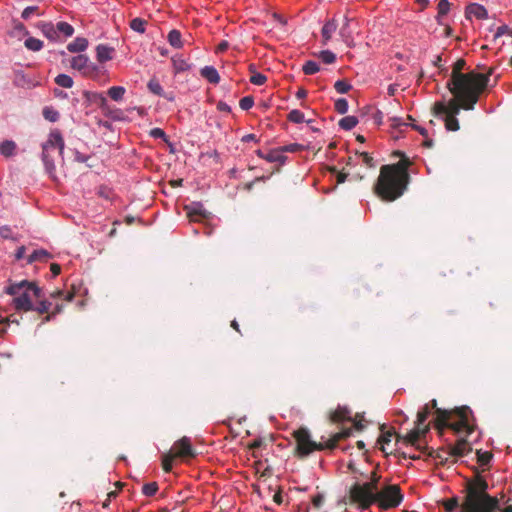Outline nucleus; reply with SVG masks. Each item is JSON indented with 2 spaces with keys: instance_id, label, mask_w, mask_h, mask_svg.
Returning <instances> with one entry per match:
<instances>
[{
  "instance_id": "35",
  "label": "nucleus",
  "mask_w": 512,
  "mask_h": 512,
  "mask_svg": "<svg viewBox=\"0 0 512 512\" xmlns=\"http://www.w3.org/2000/svg\"><path fill=\"white\" fill-rule=\"evenodd\" d=\"M148 90L157 96H165V92L160 82L156 78H152L147 83Z\"/></svg>"
},
{
  "instance_id": "42",
  "label": "nucleus",
  "mask_w": 512,
  "mask_h": 512,
  "mask_svg": "<svg viewBox=\"0 0 512 512\" xmlns=\"http://www.w3.org/2000/svg\"><path fill=\"white\" fill-rule=\"evenodd\" d=\"M442 119L445 122V127L449 131L459 130V121L456 116H443Z\"/></svg>"
},
{
  "instance_id": "54",
  "label": "nucleus",
  "mask_w": 512,
  "mask_h": 512,
  "mask_svg": "<svg viewBox=\"0 0 512 512\" xmlns=\"http://www.w3.org/2000/svg\"><path fill=\"white\" fill-rule=\"evenodd\" d=\"M359 156L361 157L362 163L365 164L367 167H369V168L375 167V161L369 153L362 152V153H360Z\"/></svg>"
},
{
  "instance_id": "24",
  "label": "nucleus",
  "mask_w": 512,
  "mask_h": 512,
  "mask_svg": "<svg viewBox=\"0 0 512 512\" xmlns=\"http://www.w3.org/2000/svg\"><path fill=\"white\" fill-rule=\"evenodd\" d=\"M89 62L90 59L87 55L79 54L71 59V67L83 73V71L88 67Z\"/></svg>"
},
{
  "instance_id": "12",
  "label": "nucleus",
  "mask_w": 512,
  "mask_h": 512,
  "mask_svg": "<svg viewBox=\"0 0 512 512\" xmlns=\"http://www.w3.org/2000/svg\"><path fill=\"white\" fill-rule=\"evenodd\" d=\"M184 210L186 211L187 217L192 222H200L209 219L210 213L204 208L201 202H192L189 205H185Z\"/></svg>"
},
{
  "instance_id": "45",
  "label": "nucleus",
  "mask_w": 512,
  "mask_h": 512,
  "mask_svg": "<svg viewBox=\"0 0 512 512\" xmlns=\"http://www.w3.org/2000/svg\"><path fill=\"white\" fill-rule=\"evenodd\" d=\"M334 88L339 94H345L352 89V85L345 80H338L334 84Z\"/></svg>"
},
{
  "instance_id": "9",
  "label": "nucleus",
  "mask_w": 512,
  "mask_h": 512,
  "mask_svg": "<svg viewBox=\"0 0 512 512\" xmlns=\"http://www.w3.org/2000/svg\"><path fill=\"white\" fill-rule=\"evenodd\" d=\"M430 415V407L429 404H426L422 407L421 410L417 413V421L416 427L408 432L404 438V441L414 446L416 449L420 450L422 453H425L427 450L426 446H423L421 443V438L425 437L428 432V426L422 427L427 418Z\"/></svg>"
},
{
  "instance_id": "22",
  "label": "nucleus",
  "mask_w": 512,
  "mask_h": 512,
  "mask_svg": "<svg viewBox=\"0 0 512 512\" xmlns=\"http://www.w3.org/2000/svg\"><path fill=\"white\" fill-rule=\"evenodd\" d=\"M200 75L211 84H218L220 82V75L215 67L205 66L200 70Z\"/></svg>"
},
{
  "instance_id": "49",
  "label": "nucleus",
  "mask_w": 512,
  "mask_h": 512,
  "mask_svg": "<svg viewBox=\"0 0 512 512\" xmlns=\"http://www.w3.org/2000/svg\"><path fill=\"white\" fill-rule=\"evenodd\" d=\"M12 34L15 36H28L29 31L22 22H16L14 23Z\"/></svg>"
},
{
  "instance_id": "4",
  "label": "nucleus",
  "mask_w": 512,
  "mask_h": 512,
  "mask_svg": "<svg viewBox=\"0 0 512 512\" xmlns=\"http://www.w3.org/2000/svg\"><path fill=\"white\" fill-rule=\"evenodd\" d=\"M434 427L440 434L444 429H451L457 434L469 435L473 432V427L469 422L470 409L467 407L457 408L453 412L442 409H436Z\"/></svg>"
},
{
  "instance_id": "43",
  "label": "nucleus",
  "mask_w": 512,
  "mask_h": 512,
  "mask_svg": "<svg viewBox=\"0 0 512 512\" xmlns=\"http://www.w3.org/2000/svg\"><path fill=\"white\" fill-rule=\"evenodd\" d=\"M281 150L284 153H296L306 150V146L299 143H291L287 145L280 146Z\"/></svg>"
},
{
  "instance_id": "30",
  "label": "nucleus",
  "mask_w": 512,
  "mask_h": 512,
  "mask_svg": "<svg viewBox=\"0 0 512 512\" xmlns=\"http://www.w3.org/2000/svg\"><path fill=\"white\" fill-rule=\"evenodd\" d=\"M125 93L126 89L123 86H112L107 91L108 96L117 102L123 100Z\"/></svg>"
},
{
  "instance_id": "56",
  "label": "nucleus",
  "mask_w": 512,
  "mask_h": 512,
  "mask_svg": "<svg viewBox=\"0 0 512 512\" xmlns=\"http://www.w3.org/2000/svg\"><path fill=\"white\" fill-rule=\"evenodd\" d=\"M149 134L154 139H163L164 141H167L166 133L161 128H153L150 130Z\"/></svg>"
},
{
  "instance_id": "39",
  "label": "nucleus",
  "mask_w": 512,
  "mask_h": 512,
  "mask_svg": "<svg viewBox=\"0 0 512 512\" xmlns=\"http://www.w3.org/2000/svg\"><path fill=\"white\" fill-rule=\"evenodd\" d=\"M319 70H320L319 64L313 60L306 61L302 67V71L306 75L316 74L317 72H319Z\"/></svg>"
},
{
  "instance_id": "29",
  "label": "nucleus",
  "mask_w": 512,
  "mask_h": 512,
  "mask_svg": "<svg viewBox=\"0 0 512 512\" xmlns=\"http://www.w3.org/2000/svg\"><path fill=\"white\" fill-rule=\"evenodd\" d=\"M171 61L176 72H184L190 69L189 63L181 55L173 56Z\"/></svg>"
},
{
  "instance_id": "10",
  "label": "nucleus",
  "mask_w": 512,
  "mask_h": 512,
  "mask_svg": "<svg viewBox=\"0 0 512 512\" xmlns=\"http://www.w3.org/2000/svg\"><path fill=\"white\" fill-rule=\"evenodd\" d=\"M375 498V503L378 504L380 508L391 509L401 504L403 494L398 485H387L378 492Z\"/></svg>"
},
{
  "instance_id": "6",
  "label": "nucleus",
  "mask_w": 512,
  "mask_h": 512,
  "mask_svg": "<svg viewBox=\"0 0 512 512\" xmlns=\"http://www.w3.org/2000/svg\"><path fill=\"white\" fill-rule=\"evenodd\" d=\"M351 434V429H345L341 432L333 434L330 438L325 441H321L316 443L311 440L310 434L307 429L300 428L294 432V437L297 442V450L299 454L303 456L309 455L311 452L315 450H324L329 449L333 450L338 447V443Z\"/></svg>"
},
{
  "instance_id": "52",
  "label": "nucleus",
  "mask_w": 512,
  "mask_h": 512,
  "mask_svg": "<svg viewBox=\"0 0 512 512\" xmlns=\"http://www.w3.org/2000/svg\"><path fill=\"white\" fill-rule=\"evenodd\" d=\"M254 105V98L252 96H245L240 99L239 106L242 110L247 111Z\"/></svg>"
},
{
  "instance_id": "31",
  "label": "nucleus",
  "mask_w": 512,
  "mask_h": 512,
  "mask_svg": "<svg viewBox=\"0 0 512 512\" xmlns=\"http://www.w3.org/2000/svg\"><path fill=\"white\" fill-rule=\"evenodd\" d=\"M57 29L58 36L60 37V34H62L64 37H71L74 34V28L71 24L68 22H58L55 25Z\"/></svg>"
},
{
  "instance_id": "13",
  "label": "nucleus",
  "mask_w": 512,
  "mask_h": 512,
  "mask_svg": "<svg viewBox=\"0 0 512 512\" xmlns=\"http://www.w3.org/2000/svg\"><path fill=\"white\" fill-rule=\"evenodd\" d=\"M171 454L174 457L180 458L194 457L195 453L193 451L190 438L183 437L176 441L172 447Z\"/></svg>"
},
{
  "instance_id": "36",
  "label": "nucleus",
  "mask_w": 512,
  "mask_h": 512,
  "mask_svg": "<svg viewBox=\"0 0 512 512\" xmlns=\"http://www.w3.org/2000/svg\"><path fill=\"white\" fill-rule=\"evenodd\" d=\"M146 25H147V22L144 19L139 18V17L133 18L130 21V28L133 31L138 32L140 34L145 33Z\"/></svg>"
},
{
  "instance_id": "18",
  "label": "nucleus",
  "mask_w": 512,
  "mask_h": 512,
  "mask_svg": "<svg viewBox=\"0 0 512 512\" xmlns=\"http://www.w3.org/2000/svg\"><path fill=\"white\" fill-rule=\"evenodd\" d=\"M115 50L113 47H110L105 44H99L96 47V58L99 63H105L109 60L113 59V54Z\"/></svg>"
},
{
  "instance_id": "5",
  "label": "nucleus",
  "mask_w": 512,
  "mask_h": 512,
  "mask_svg": "<svg viewBox=\"0 0 512 512\" xmlns=\"http://www.w3.org/2000/svg\"><path fill=\"white\" fill-rule=\"evenodd\" d=\"M5 291L13 296L11 305L17 312L32 311L34 309L33 299L39 300L43 296L40 287L26 280L10 284Z\"/></svg>"
},
{
  "instance_id": "25",
  "label": "nucleus",
  "mask_w": 512,
  "mask_h": 512,
  "mask_svg": "<svg viewBox=\"0 0 512 512\" xmlns=\"http://www.w3.org/2000/svg\"><path fill=\"white\" fill-rule=\"evenodd\" d=\"M51 257L50 253L45 249L34 250L27 258V263L32 264L34 262L40 261L45 262Z\"/></svg>"
},
{
  "instance_id": "51",
  "label": "nucleus",
  "mask_w": 512,
  "mask_h": 512,
  "mask_svg": "<svg viewBox=\"0 0 512 512\" xmlns=\"http://www.w3.org/2000/svg\"><path fill=\"white\" fill-rule=\"evenodd\" d=\"M438 16L442 17L447 15L450 10V3L448 0H440L437 5Z\"/></svg>"
},
{
  "instance_id": "7",
  "label": "nucleus",
  "mask_w": 512,
  "mask_h": 512,
  "mask_svg": "<svg viewBox=\"0 0 512 512\" xmlns=\"http://www.w3.org/2000/svg\"><path fill=\"white\" fill-rule=\"evenodd\" d=\"M65 141L59 129L54 128L50 131L48 139L42 144V161L46 172L51 178L55 177L56 166L52 151L58 150V154L63 158Z\"/></svg>"
},
{
  "instance_id": "11",
  "label": "nucleus",
  "mask_w": 512,
  "mask_h": 512,
  "mask_svg": "<svg viewBox=\"0 0 512 512\" xmlns=\"http://www.w3.org/2000/svg\"><path fill=\"white\" fill-rule=\"evenodd\" d=\"M462 106V100L456 96L450 99L447 103L440 101L434 104V113L436 116H457Z\"/></svg>"
},
{
  "instance_id": "44",
  "label": "nucleus",
  "mask_w": 512,
  "mask_h": 512,
  "mask_svg": "<svg viewBox=\"0 0 512 512\" xmlns=\"http://www.w3.org/2000/svg\"><path fill=\"white\" fill-rule=\"evenodd\" d=\"M158 489L157 482H149L143 485L142 493L147 497H152L157 493Z\"/></svg>"
},
{
  "instance_id": "57",
  "label": "nucleus",
  "mask_w": 512,
  "mask_h": 512,
  "mask_svg": "<svg viewBox=\"0 0 512 512\" xmlns=\"http://www.w3.org/2000/svg\"><path fill=\"white\" fill-rule=\"evenodd\" d=\"M38 9V6H28L22 11L21 17L24 20H28L33 14H35L38 11Z\"/></svg>"
},
{
  "instance_id": "55",
  "label": "nucleus",
  "mask_w": 512,
  "mask_h": 512,
  "mask_svg": "<svg viewBox=\"0 0 512 512\" xmlns=\"http://www.w3.org/2000/svg\"><path fill=\"white\" fill-rule=\"evenodd\" d=\"M104 114L111 118L112 120H121L122 119V111L119 110V109H114V110H111L109 107L103 111Z\"/></svg>"
},
{
  "instance_id": "53",
  "label": "nucleus",
  "mask_w": 512,
  "mask_h": 512,
  "mask_svg": "<svg viewBox=\"0 0 512 512\" xmlns=\"http://www.w3.org/2000/svg\"><path fill=\"white\" fill-rule=\"evenodd\" d=\"M391 120V127L393 129H398L400 132L403 131V127H407L409 126L410 124L406 123L402 118H399V117H393L390 119Z\"/></svg>"
},
{
  "instance_id": "58",
  "label": "nucleus",
  "mask_w": 512,
  "mask_h": 512,
  "mask_svg": "<svg viewBox=\"0 0 512 512\" xmlns=\"http://www.w3.org/2000/svg\"><path fill=\"white\" fill-rule=\"evenodd\" d=\"M174 458L175 457L172 454L164 456L163 461H162V467H163L164 471H166V472L171 471Z\"/></svg>"
},
{
  "instance_id": "20",
  "label": "nucleus",
  "mask_w": 512,
  "mask_h": 512,
  "mask_svg": "<svg viewBox=\"0 0 512 512\" xmlns=\"http://www.w3.org/2000/svg\"><path fill=\"white\" fill-rule=\"evenodd\" d=\"M287 156L283 154L281 147H277L269 150L266 153L265 160L269 163H278L279 166H283L287 161Z\"/></svg>"
},
{
  "instance_id": "46",
  "label": "nucleus",
  "mask_w": 512,
  "mask_h": 512,
  "mask_svg": "<svg viewBox=\"0 0 512 512\" xmlns=\"http://www.w3.org/2000/svg\"><path fill=\"white\" fill-rule=\"evenodd\" d=\"M319 58L325 64H332L336 61V55L330 50H323L319 53Z\"/></svg>"
},
{
  "instance_id": "17",
  "label": "nucleus",
  "mask_w": 512,
  "mask_h": 512,
  "mask_svg": "<svg viewBox=\"0 0 512 512\" xmlns=\"http://www.w3.org/2000/svg\"><path fill=\"white\" fill-rule=\"evenodd\" d=\"M471 451V447L465 438H460L450 447V454L456 457H463Z\"/></svg>"
},
{
  "instance_id": "40",
  "label": "nucleus",
  "mask_w": 512,
  "mask_h": 512,
  "mask_svg": "<svg viewBox=\"0 0 512 512\" xmlns=\"http://www.w3.org/2000/svg\"><path fill=\"white\" fill-rule=\"evenodd\" d=\"M443 505L447 512H453L457 509L461 512V503L459 502L458 497H452L445 500Z\"/></svg>"
},
{
  "instance_id": "50",
  "label": "nucleus",
  "mask_w": 512,
  "mask_h": 512,
  "mask_svg": "<svg viewBox=\"0 0 512 512\" xmlns=\"http://www.w3.org/2000/svg\"><path fill=\"white\" fill-rule=\"evenodd\" d=\"M267 81V77L262 73L254 72L250 77V82L254 85L261 86Z\"/></svg>"
},
{
  "instance_id": "59",
  "label": "nucleus",
  "mask_w": 512,
  "mask_h": 512,
  "mask_svg": "<svg viewBox=\"0 0 512 512\" xmlns=\"http://www.w3.org/2000/svg\"><path fill=\"white\" fill-rule=\"evenodd\" d=\"M99 71V67L92 63V62H89L88 64V67L83 71V75L85 76H94L98 73Z\"/></svg>"
},
{
  "instance_id": "32",
  "label": "nucleus",
  "mask_w": 512,
  "mask_h": 512,
  "mask_svg": "<svg viewBox=\"0 0 512 512\" xmlns=\"http://www.w3.org/2000/svg\"><path fill=\"white\" fill-rule=\"evenodd\" d=\"M43 117L52 123H55L60 118V113L52 106H45L42 110Z\"/></svg>"
},
{
  "instance_id": "41",
  "label": "nucleus",
  "mask_w": 512,
  "mask_h": 512,
  "mask_svg": "<svg viewBox=\"0 0 512 512\" xmlns=\"http://www.w3.org/2000/svg\"><path fill=\"white\" fill-rule=\"evenodd\" d=\"M288 121L296 124L303 123L305 121L304 113L298 109L291 110L287 115Z\"/></svg>"
},
{
  "instance_id": "21",
  "label": "nucleus",
  "mask_w": 512,
  "mask_h": 512,
  "mask_svg": "<svg viewBox=\"0 0 512 512\" xmlns=\"http://www.w3.org/2000/svg\"><path fill=\"white\" fill-rule=\"evenodd\" d=\"M468 17H475L477 19H485L488 16L487 10L483 5L473 3L466 8Z\"/></svg>"
},
{
  "instance_id": "14",
  "label": "nucleus",
  "mask_w": 512,
  "mask_h": 512,
  "mask_svg": "<svg viewBox=\"0 0 512 512\" xmlns=\"http://www.w3.org/2000/svg\"><path fill=\"white\" fill-rule=\"evenodd\" d=\"M330 420L334 423L349 421L353 422V426L357 430H361L363 428V425L360 422H356L352 419L351 411L345 406H338L337 409L330 414Z\"/></svg>"
},
{
  "instance_id": "1",
  "label": "nucleus",
  "mask_w": 512,
  "mask_h": 512,
  "mask_svg": "<svg viewBox=\"0 0 512 512\" xmlns=\"http://www.w3.org/2000/svg\"><path fill=\"white\" fill-rule=\"evenodd\" d=\"M465 66L466 62L464 59H458L453 64L447 88L453 96L462 100L464 110H473L481 93L486 89L489 77L493 72L491 69L488 74L476 73L474 71L463 73L462 71Z\"/></svg>"
},
{
  "instance_id": "26",
  "label": "nucleus",
  "mask_w": 512,
  "mask_h": 512,
  "mask_svg": "<svg viewBox=\"0 0 512 512\" xmlns=\"http://www.w3.org/2000/svg\"><path fill=\"white\" fill-rule=\"evenodd\" d=\"M41 31L45 37H47L50 41L57 42L60 40L57 29L53 23H44L41 26Z\"/></svg>"
},
{
  "instance_id": "23",
  "label": "nucleus",
  "mask_w": 512,
  "mask_h": 512,
  "mask_svg": "<svg viewBox=\"0 0 512 512\" xmlns=\"http://www.w3.org/2000/svg\"><path fill=\"white\" fill-rule=\"evenodd\" d=\"M88 47V40L84 37H77L67 45V50L71 53H81Z\"/></svg>"
},
{
  "instance_id": "62",
  "label": "nucleus",
  "mask_w": 512,
  "mask_h": 512,
  "mask_svg": "<svg viewBox=\"0 0 512 512\" xmlns=\"http://www.w3.org/2000/svg\"><path fill=\"white\" fill-rule=\"evenodd\" d=\"M90 158L89 155L83 154L79 152L78 150L74 151V160L79 163H85Z\"/></svg>"
},
{
  "instance_id": "64",
  "label": "nucleus",
  "mask_w": 512,
  "mask_h": 512,
  "mask_svg": "<svg viewBox=\"0 0 512 512\" xmlns=\"http://www.w3.org/2000/svg\"><path fill=\"white\" fill-rule=\"evenodd\" d=\"M217 110L220 111V112L230 113L231 112V107L226 102L219 101L217 103Z\"/></svg>"
},
{
  "instance_id": "48",
  "label": "nucleus",
  "mask_w": 512,
  "mask_h": 512,
  "mask_svg": "<svg viewBox=\"0 0 512 512\" xmlns=\"http://www.w3.org/2000/svg\"><path fill=\"white\" fill-rule=\"evenodd\" d=\"M334 107L339 114H345L348 111L349 105L345 98H339L335 101Z\"/></svg>"
},
{
  "instance_id": "61",
  "label": "nucleus",
  "mask_w": 512,
  "mask_h": 512,
  "mask_svg": "<svg viewBox=\"0 0 512 512\" xmlns=\"http://www.w3.org/2000/svg\"><path fill=\"white\" fill-rule=\"evenodd\" d=\"M0 236L4 239L12 238V230L8 225L0 227Z\"/></svg>"
},
{
  "instance_id": "16",
  "label": "nucleus",
  "mask_w": 512,
  "mask_h": 512,
  "mask_svg": "<svg viewBox=\"0 0 512 512\" xmlns=\"http://www.w3.org/2000/svg\"><path fill=\"white\" fill-rule=\"evenodd\" d=\"M338 28L337 21L332 18L325 22L321 29L322 44L327 45Z\"/></svg>"
},
{
  "instance_id": "37",
  "label": "nucleus",
  "mask_w": 512,
  "mask_h": 512,
  "mask_svg": "<svg viewBox=\"0 0 512 512\" xmlns=\"http://www.w3.org/2000/svg\"><path fill=\"white\" fill-rule=\"evenodd\" d=\"M55 83L63 88H72L74 81L72 77L67 74H59L55 77Z\"/></svg>"
},
{
  "instance_id": "19",
  "label": "nucleus",
  "mask_w": 512,
  "mask_h": 512,
  "mask_svg": "<svg viewBox=\"0 0 512 512\" xmlns=\"http://www.w3.org/2000/svg\"><path fill=\"white\" fill-rule=\"evenodd\" d=\"M349 23L350 19L347 16H345L344 23L339 31V35L342 41L347 45V47L352 48L354 47V38L352 35V31L349 28Z\"/></svg>"
},
{
  "instance_id": "15",
  "label": "nucleus",
  "mask_w": 512,
  "mask_h": 512,
  "mask_svg": "<svg viewBox=\"0 0 512 512\" xmlns=\"http://www.w3.org/2000/svg\"><path fill=\"white\" fill-rule=\"evenodd\" d=\"M83 97L86 101L98 105L102 111L108 108V101L101 92L84 91Z\"/></svg>"
},
{
  "instance_id": "8",
  "label": "nucleus",
  "mask_w": 512,
  "mask_h": 512,
  "mask_svg": "<svg viewBox=\"0 0 512 512\" xmlns=\"http://www.w3.org/2000/svg\"><path fill=\"white\" fill-rule=\"evenodd\" d=\"M379 483H374L372 480L365 483H355L349 490V497L352 503L357 504L362 510L368 509L371 505L375 504V497L381 490L378 487Z\"/></svg>"
},
{
  "instance_id": "34",
  "label": "nucleus",
  "mask_w": 512,
  "mask_h": 512,
  "mask_svg": "<svg viewBox=\"0 0 512 512\" xmlns=\"http://www.w3.org/2000/svg\"><path fill=\"white\" fill-rule=\"evenodd\" d=\"M16 85L25 87V88H33L37 86V83H34L26 74L23 72L16 74Z\"/></svg>"
},
{
  "instance_id": "38",
  "label": "nucleus",
  "mask_w": 512,
  "mask_h": 512,
  "mask_svg": "<svg viewBox=\"0 0 512 512\" xmlns=\"http://www.w3.org/2000/svg\"><path fill=\"white\" fill-rule=\"evenodd\" d=\"M358 124V119L355 116H346L339 121L340 128L344 130H352Z\"/></svg>"
},
{
  "instance_id": "27",
  "label": "nucleus",
  "mask_w": 512,
  "mask_h": 512,
  "mask_svg": "<svg viewBox=\"0 0 512 512\" xmlns=\"http://www.w3.org/2000/svg\"><path fill=\"white\" fill-rule=\"evenodd\" d=\"M16 143L12 140H5L0 144V154L4 157H11L16 153Z\"/></svg>"
},
{
  "instance_id": "47",
  "label": "nucleus",
  "mask_w": 512,
  "mask_h": 512,
  "mask_svg": "<svg viewBox=\"0 0 512 512\" xmlns=\"http://www.w3.org/2000/svg\"><path fill=\"white\" fill-rule=\"evenodd\" d=\"M52 306V303L48 300H40L39 303L34 306V309L32 311H36L39 314L47 313Z\"/></svg>"
},
{
  "instance_id": "63",
  "label": "nucleus",
  "mask_w": 512,
  "mask_h": 512,
  "mask_svg": "<svg viewBox=\"0 0 512 512\" xmlns=\"http://www.w3.org/2000/svg\"><path fill=\"white\" fill-rule=\"evenodd\" d=\"M510 28L507 25H501L497 28L495 32V38L501 37L505 34L509 35Z\"/></svg>"
},
{
  "instance_id": "3",
  "label": "nucleus",
  "mask_w": 512,
  "mask_h": 512,
  "mask_svg": "<svg viewBox=\"0 0 512 512\" xmlns=\"http://www.w3.org/2000/svg\"><path fill=\"white\" fill-rule=\"evenodd\" d=\"M488 483L482 477L469 481L465 486V496L461 502V512H497L499 499L487 492Z\"/></svg>"
},
{
  "instance_id": "2",
  "label": "nucleus",
  "mask_w": 512,
  "mask_h": 512,
  "mask_svg": "<svg viewBox=\"0 0 512 512\" xmlns=\"http://www.w3.org/2000/svg\"><path fill=\"white\" fill-rule=\"evenodd\" d=\"M410 165V160L404 155L397 163L382 165L373 185L374 194L384 202H393L400 198L410 182Z\"/></svg>"
},
{
  "instance_id": "60",
  "label": "nucleus",
  "mask_w": 512,
  "mask_h": 512,
  "mask_svg": "<svg viewBox=\"0 0 512 512\" xmlns=\"http://www.w3.org/2000/svg\"><path fill=\"white\" fill-rule=\"evenodd\" d=\"M383 118H384V114L379 109L375 110V112L372 114V120H373L374 124L377 126L382 125Z\"/></svg>"
},
{
  "instance_id": "28",
  "label": "nucleus",
  "mask_w": 512,
  "mask_h": 512,
  "mask_svg": "<svg viewBox=\"0 0 512 512\" xmlns=\"http://www.w3.org/2000/svg\"><path fill=\"white\" fill-rule=\"evenodd\" d=\"M167 40L169 44L177 49L183 47L182 35L179 30L173 29L168 33Z\"/></svg>"
},
{
  "instance_id": "33",
  "label": "nucleus",
  "mask_w": 512,
  "mask_h": 512,
  "mask_svg": "<svg viewBox=\"0 0 512 512\" xmlns=\"http://www.w3.org/2000/svg\"><path fill=\"white\" fill-rule=\"evenodd\" d=\"M24 46L30 51L38 52L43 48L44 43L38 38L28 37L24 41Z\"/></svg>"
}]
</instances>
